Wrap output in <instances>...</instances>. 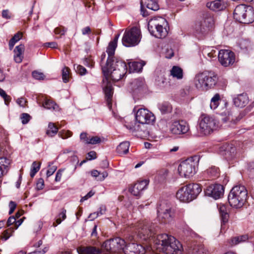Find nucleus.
<instances>
[{
	"label": "nucleus",
	"mask_w": 254,
	"mask_h": 254,
	"mask_svg": "<svg viewBox=\"0 0 254 254\" xmlns=\"http://www.w3.org/2000/svg\"><path fill=\"white\" fill-rule=\"evenodd\" d=\"M138 237L143 240H149L153 243V251L166 254H182L183 248L180 242L172 236L167 234L158 235L153 238L157 228L154 224L148 221H140L135 226Z\"/></svg>",
	"instance_id": "f257e3e1"
},
{
	"label": "nucleus",
	"mask_w": 254,
	"mask_h": 254,
	"mask_svg": "<svg viewBox=\"0 0 254 254\" xmlns=\"http://www.w3.org/2000/svg\"><path fill=\"white\" fill-rule=\"evenodd\" d=\"M104 250L111 254L120 253L122 254H144L147 251H153L152 246H148L146 248L141 245L135 243L127 244L125 241L116 237L106 241L102 244Z\"/></svg>",
	"instance_id": "f03ea898"
},
{
	"label": "nucleus",
	"mask_w": 254,
	"mask_h": 254,
	"mask_svg": "<svg viewBox=\"0 0 254 254\" xmlns=\"http://www.w3.org/2000/svg\"><path fill=\"white\" fill-rule=\"evenodd\" d=\"M115 60L110 59L107 60L106 65H102V72L105 76L106 79L108 80L109 76L115 81H118L122 79L126 74L127 71V66L125 62L122 60L116 59V65L120 66V68H113L112 66L114 64Z\"/></svg>",
	"instance_id": "7ed1b4c3"
},
{
	"label": "nucleus",
	"mask_w": 254,
	"mask_h": 254,
	"mask_svg": "<svg viewBox=\"0 0 254 254\" xmlns=\"http://www.w3.org/2000/svg\"><path fill=\"white\" fill-rule=\"evenodd\" d=\"M200 186L191 183L181 187L176 193V197L182 202H189L196 198L201 191Z\"/></svg>",
	"instance_id": "20e7f679"
},
{
	"label": "nucleus",
	"mask_w": 254,
	"mask_h": 254,
	"mask_svg": "<svg viewBox=\"0 0 254 254\" xmlns=\"http://www.w3.org/2000/svg\"><path fill=\"white\" fill-rule=\"evenodd\" d=\"M247 190L244 186H236L231 190L228 195L230 205L235 208L243 206L247 197Z\"/></svg>",
	"instance_id": "39448f33"
},
{
	"label": "nucleus",
	"mask_w": 254,
	"mask_h": 254,
	"mask_svg": "<svg viewBox=\"0 0 254 254\" xmlns=\"http://www.w3.org/2000/svg\"><path fill=\"white\" fill-rule=\"evenodd\" d=\"M217 81L216 74L211 72H204L195 75L194 84L196 87L201 90L206 91L213 87Z\"/></svg>",
	"instance_id": "423d86ee"
},
{
	"label": "nucleus",
	"mask_w": 254,
	"mask_h": 254,
	"mask_svg": "<svg viewBox=\"0 0 254 254\" xmlns=\"http://www.w3.org/2000/svg\"><path fill=\"white\" fill-rule=\"evenodd\" d=\"M167 25L166 20L160 17L150 20L148 23V28L151 35L158 38H163L168 34L166 28Z\"/></svg>",
	"instance_id": "0eeeda50"
},
{
	"label": "nucleus",
	"mask_w": 254,
	"mask_h": 254,
	"mask_svg": "<svg viewBox=\"0 0 254 254\" xmlns=\"http://www.w3.org/2000/svg\"><path fill=\"white\" fill-rule=\"evenodd\" d=\"M234 18L240 23H251L254 21V12L250 6L238 5L234 10Z\"/></svg>",
	"instance_id": "6e6552de"
},
{
	"label": "nucleus",
	"mask_w": 254,
	"mask_h": 254,
	"mask_svg": "<svg viewBox=\"0 0 254 254\" xmlns=\"http://www.w3.org/2000/svg\"><path fill=\"white\" fill-rule=\"evenodd\" d=\"M214 24L213 16L208 13L203 14L201 19L197 21L194 26L195 34L201 37L208 32Z\"/></svg>",
	"instance_id": "1a4fd4ad"
},
{
	"label": "nucleus",
	"mask_w": 254,
	"mask_h": 254,
	"mask_svg": "<svg viewBox=\"0 0 254 254\" xmlns=\"http://www.w3.org/2000/svg\"><path fill=\"white\" fill-rule=\"evenodd\" d=\"M196 159V157H190L180 163L178 169L181 176L190 178L195 174L198 164Z\"/></svg>",
	"instance_id": "9d476101"
},
{
	"label": "nucleus",
	"mask_w": 254,
	"mask_h": 254,
	"mask_svg": "<svg viewBox=\"0 0 254 254\" xmlns=\"http://www.w3.org/2000/svg\"><path fill=\"white\" fill-rule=\"evenodd\" d=\"M140 39V29L136 27H133L125 31L122 38V43L126 47H132L138 45Z\"/></svg>",
	"instance_id": "9b49d317"
},
{
	"label": "nucleus",
	"mask_w": 254,
	"mask_h": 254,
	"mask_svg": "<svg viewBox=\"0 0 254 254\" xmlns=\"http://www.w3.org/2000/svg\"><path fill=\"white\" fill-rule=\"evenodd\" d=\"M216 123L214 119L206 115H202L199 119L198 128L197 129L199 135H206L210 134L215 127Z\"/></svg>",
	"instance_id": "f8f14e48"
},
{
	"label": "nucleus",
	"mask_w": 254,
	"mask_h": 254,
	"mask_svg": "<svg viewBox=\"0 0 254 254\" xmlns=\"http://www.w3.org/2000/svg\"><path fill=\"white\" fill-rule=\"evenodd\" d=\"M136 121L141 125H150L153 124L155 120L153 114L148 110L140 108L137 110L135 114Z\"/></svg>",
	"instance_id": "ddd939ff"
},
{
	"label": "nucleus",
	"mask_w": 254,
	"mask_h": 254,
	"mask_svg": "<svg viewBox=\"0 0 254 254\" xmlns=\"http://www.w3.org/2000/svg\"><path fill=\"white\" fill-rule=\"evenodd\" d=\"M218 60L224 66L231 65L235 62V54L229 50H221L218 54Z\"/></svg>",
	"instance_id": "4468645a"
},
{
	"label": "nucleus",
	"mask_w": 254,
	"mask_h": 254,
	"mask_svg": "<svg viewBox=\"0 0 254 254\" xmlns=\"http://www.w3.org/2000/svg\"><path fill=\"white\" fill-rule=\"evenodd\" d=\"M189 129L188 124L183 120L174 121L170 127V131L174 134H185Z\"/></svg>",
	"instance_id": "2eb2a0df"
},
{
	"label": "nucleus",
	"mask_w": 254,
	"mask_h": 254,
	"mask_svg": "<svg viewBox=\"0 0 254 254\" xmlns=\"http://www.w3.org/2000/svg\"><path fill=\"white\" fill-rule=\"evenodd\" d=\"M158 217L162 223L169 222L172 219V212L169 206L162 204L157 209Z\"/></svg>",
	"instance_id": "dca6fc26"
},
{
	"label": "nucleus",
	"mask_w": 254,
	"mask_h": 254,
	"mask_svg": "<svg viewBox=\"0 0 254 254\" xmlns=\"http://www.w3.org/2000/svg\"><path fill=\"white\" fill-rule=\"evenodd\" d=\"M223 193V187L219 184L211 185L205 190V195L211 196L215 199L220 198Z\"/></svg>",
	"instance_id": "f3484780"
},
{
	"label": "nucleus",
	"mask_w": 254,
	"mask_h": 254,
	"mask_svg": "<svg viewBox=\"0 0 254 254\" xmlns=\"http://www.w3.org/2000/svg\"><path fill=\"white\" fill-rule=\"evenodd\" d=\"M76 250L78 254H101L102 252L111 253L104 250L102 246L101 249L92 246L81 245L78 247L76 248Z\"/></svg>",
	"instance_id": "a211bd4d"
},
{
	"label": "nucleus",
	"mask_w": 254,
	"mask_h": 254,
	"mask_svg": "<svg viewBox=\"0 0 254 254\" xmlns=\"http://www.w3.org/2000/svg\"><path fill=\"white\" fill-rule=\"evenodd\" d=\"M220 153L227 160H231L236 156V148L232 144H224L220 148Z\"/></svg>",
	"instance_id": "6ab92c4d"
},
{
	"label": "nucleus",
	"mask_w": 254,
	"mask_h": 254,
	"mask_svg": "<svg viewBox=\"0 0 254 254\" xmlns=\"http://www.w3.org/2000/svg\"><path fill=\"white\" fill-rule=\"evenodd\" d=\"M186 250L188 254H209L202 244L195 242L188 244Z\"/></svg>",
	"instance_id": "aec40b11"
},
{
	"label": "nucleus",
	"mask_w": 254,
	"mask_h": 254,
	"mask_svg": "<svg viewBox=\"0 0 254 254\" xmlns=\"http://www.w3.org/2000/svg\"><path fill=\"white\" fill-rule=\"evenodd\" d=\"M149 183V180L148 179L138 181L129 189V191L133 195L139 197L142 191L146 189Z\"/></svg>",
	"instance_id": "412c9836"
},
{
	"label": "nucleus",
	"mask_w": 254,
	"mask_h": 254,
	"mask_svg": "<svg viewBox=\"0 0 254 254\" xmlns=\"http://www.w3.org/2000/svg\"><path fill=\"white\" fill-rule=\"evenodd\" d=\"M227 3L224 0H216L207 2L206 6L213 11H220L224 9L227 6Z\"/></svg>",
	"instance_id": "4be33fe9"
},
{
	"label": "nucleus",
	"mask_w": 254,
	"mask_h": 254,
	"mask_svg": "<svg viewBox=\"0 0 254 254\" xmlns=\"http://www.w3.org/2000/svg\"><path fill=\"white\" fill-rule=\"evenodd\" d=\"M127 128L130 129L132 132H137L136 135L140 137H146L149 134V131L144 125L134 126L131 127L130 126H126Z\"/></svg>",
	"instance_id": "5701e85b"
},
{
	"label": "nucleus",
	"mask_w": 254,
	"mask_h": 254,
	"mask_svg": "<svg viewBox=\"0 0 254 254\" xmlns=\"http://www.w3.org/2000/svg\"><path fill=\"white\" fill-rule=\"evenodd\" d=\"M11 161L5 157L0 158V179L6 175L9 169Z\"/></svg>",
	"instance_id": "b1692460"
},
{
	"label": "nucleus",
	"mask_w": 254,
	"mask_h": 254,
	"mask_svg": "<svg viewBox=\"0 0 254 254\" xmlns=\"http://www.w3.org/2000/svg\"><path fill=\"white\" fill-rule=\"evenodd\" d=\"M233 102L236 106L242 108L248 104L249 98L246 94H241L233 99Z\"/></svg>",
	"instance_id": "393cba45"
},
{
	"label": "nucleus",
	"mask_w": 254,
	"mask_h": 254,
	"mask_svg": "<svg viewBox=\"0 0 254 254\" xmlns=\"http://www.w3.org/2000/svg\"><path fill=\"white\" fill-rule=\"evenodd\" d=\"M24 45L20 44L17 46L14 50V60L17 63H20L23 58V53L24 52Z\"/></svg>",
	"instance_id": "a878e982"
},
{
	"label": "nucleus",
	"mask_w": 254,
	"mask_h": 254,
	"mask_svg": "<svg viewBox=\"0 0 254 254\" xmlns=\"http://www.w3.org/2000/svg\"><path fill=\"white\" fill-rule=\"evenodd\" d=\"M145 63L141 62H133L128 63V71L130 73L140 71Z\"/></svg>",
	"instance_id": "bb28decb"
},
{
	"label": "nucleus",
	"mask_w": 254,
	"mask_h": 254,
	"mask_svg": "<svg viewBox=\"0 0 254 254\" xmlns=\"http://www.w3.org/2000/svg\"><path fill=\"white\" fill-rule=\"evenodd\" d=\"M219 212L221 218V231L223 229V226L228 222L229 214L227 211L226 206L224 205H220L219 208Z\"/></svg>",
	"instance_id": "cd10ccee"
},
{
	"label": "nucleus",
	"mask_w": 254,
	"mask_h": 254,
	"mask_svg": "<svg viewBox=\"0 0 254 254\" xmlns=\"http://www.w3.org/2000/svg\"><path fill=\"white\" fill-rule=\"evenodd\" d=\"M170 74L174 78L178 80H181L184 77L183 70L178 66H173L170 70Z\"/></svg>",
	"instance_id": "c85d7f7f"
},
{
	"label": "nucleus",
	"mask_w": 254,
	"mask_h": 254,
	"mask_svg": "<svg viewBox=\"0 0 254 254\" xmlns=\"http://www.w3.org/2000/svg\"><path fill=\"white\" fill-rule=\"evenodd\" d=\"M104 91L105 94L107 102L109 108H111V100L113 93V87L110 83H108L104 87Z\"/></svg>",
	"instance_id": "c756f323"
},
{
	"label": "nucleus",
	"mask_w": 254,
	"mask_h": 254,
	"mask_svg": "<svg viewBox=\"0 0 254 254\" xmlns=\"http://www.w3.org/2000/svg\"><path fill=\"white\" fill-rule=\"evenodd\" d=\"M91 175L92 177H95L97 181H103L107 177L108 174L106 171L100 172L96 170H94L91 172Z\"/></svg>",
	"instance_id": "7c9ffc66"
},
{
	"label": "nucleus",
	"mask_w": 254,
	"mask_h": 254,
	"mask_svg": "<svg viewBox=\"0 0 254 254\" xmlns=\"http://www.w3.org/2000/svg\"><path fill=\"white\" fill-rule=\"evenodd\" d=\"M129 147V143L125 141L121 143L117 148V151L120 154H124L128 152Z\"/></svg>",
	"instance_id": "2f4dec72"
},
{
	"label": "nucleus",
	"mask_w": 254,
	"mask_h": 254,
	"mask_svg": "<svg viewBox=\"0 0 254 254\" xmlns=\"http://www.w3.org/2000/svg\"><path fill=\"white\" fill-rule=\"evenodd\" d=\"M248 240V236L247 235H244L232 238L230 243L231 246H234L241 243L246 242Z\"/></svg>",
	"instance_id": "473e14b6"
},
{
	"label": "nucleus",
	"mask_w": 254,
	"mask_h": 254,
	"mask_svg": "<svg viewBox=\"0 0 254 254\" xmlns=\"http://www.w3.org/2000/svg\"><path fill=\"white\" fill-rule=\"evenodd\" d=\"M117 46V44H114L111 42L109 43L106 50V52L108 55V58L107 60L110 59L111 61L115 60V57H114V55Z\"/></svg>",
	"instance_id": "72a5a7b5"
},
{
	"label": "nucleus",
	"mask_w": 254,
	"mask_h": 254,
	"mask_svg": "<svg viewBox=\"0 0 254 254\" xmlns=\"http://www.w3.org/2000/svg\"><path fill=\"white\" fill-rule=\"evenodd\" d=\"M158 108L162 114H165L172 111V106L168 102H163L158 105Z\"/></svg>",
	"instance_id": "f704fd0d"
},
{
	"label": "nucleus",
	"mask_w": 254,
	"mask_h": 254,
	"mask_svg": "<svg viewBox=\"0 0 254 254\" xmlns=\"http://www.w3.org/2000/svg\"><path fill=\"white\" fill-rule=\"evenodd\" d=\"M145 4L148 8L152 10L156 11L159 9L158 0H146Z\"/></svg>",
	"instance_id": "c9c22d12"
},
{
	"label": "nucleus",
	"mask_w": 254,
	"mask_h": 254,
	"mask_svg": "<svg viewBox=\"0 0 254 254\" xmlns=\"http://www.w3.org/2000/svg\"><path fill=\"white\" fill-rule=\"evenodd\" d=\"M59 128L53 123H50L48 125V128L46 131V134L50 136H55L58 132Z\"/></svg>",
	"instance_id": "e433bc0d"
},
{
	"label": "nucleus",
	"mask_w": 254,
	"mask_h": 254,
	"mask_svg": "<svg viewBox=\"0 0 254 254\" xmlns=\"http://www.w3.org/2000/svg\"><path fill=\"white\" fill-rule=\"evenodd\" d=\"M220 100V96L218 93H216L211 98L210 107L212 110L216 109L219 105V101Z\"/></svg>",
	"instance_id": "4c0bfd02"
},
{
	"label": "nucleus",
	"mask_w": 254,
	"mask_h": 254,
	"mask_svg": "<svg viewBox=\"0 0 254 254\" xmlns=\"http://www.w3.org/2000/svg\"><path fill=\"white\" fill-rule=\"evenodd\" d=\"M206 172L210 178H216L219 176L220 171L218 168L212 166L208 168Z\"/></svg>",
	"instance_id": "58836bf2"
},
{
	"label": "nucleus",
	"mask_w": 254,
	"mask_h": 254,
	"mask_svg": "<svg viewBox=\"0 0 254 254\" xmlns=\"http://www.w3.org/2000/svg\"><path fill=\"white\" fill-rule=\"evenodd\" d=\"M22 37V33L20 32H18L16 34H15L13 37L10 40L9 42V49L12 50L15 44L20 40Z\"/></svg>",
	"instance_id": "ea45409f"
},
{
	"label": "nucleus",
	"mask_w": 254,
	"mask_h": 254,
	"mask_svg": "<svg viewBox=\"0 0 254 254\" xmlns=\"http://www.w3.org/2000/svg\"><path fill=\"white\" fill-rule=\"evenodd\" d=\"M168 174V171L163 169L158 171L155 176V180L158 182H162L165 180Z\"/></svg>",
	"instance_id": "a19ab883"
},
{
	"label": "nucleus",
	"mask_w": 254,
	"mask_h": 254,
	"mask_svg": "<svg viewBox=\"0 0 254 254\" xmlns=\"http://www.w3.org/2000/svg\"><path fill=\"white\" fill-rule=\"evenodd\" d=\"M221 116H222L221 119L224 123H226L228 121L232 122L234 120L232 113L228 110L222 113Z\"/></svg>",
	"instance_id": "79ce46f5"
},
{
	"label": "nucleus",
	"mask_w": 254,
	"mask_h": 254,
	"mask_svg": "<svg viewBox=\"0 0 254 254\" xmlns=\"http://www.w3.org/2000/svg\"><path fill=\"white\" fill-rule=\"evenodd\" d=\"M43 106L44 108L50 110H58L59 109L58 105L50 100H46Z\"/></svg>",
	"instance_id": "37998d69"
},
{
	"label": "nucleus",
	"mask_w": 254,
	"mask_h": 254,
	"mask_svg": "<svg viewBox=\"0 0 254 254\" xmlns=\"http://www.w3.org/2000/svg\"><path fill=\"white\" fill-rule=\"evenodd\" d=\"M40 168V163L34 161L33 162L31 171H30V176L33 178L35 174L38 172Z\"/></svg>",
	"instance_id": "c03bdc74"
},
{
	"label": "nucleus",
	"mask_w": 254,
	"mask_h": 254,
	"mask_svg": "<svg viewBox=\"0 0 254 254\" xmlns=\"http://www.w3.org/2000/svg\"><path fill=\"white\" fill-rule=\"evenodd\" d=\"M70 69L67 67H64L62 70V79L63 82L66 83L69 79Z\"/></svg>",
	"instance_id": "a18cd8bd"
},
{
	"label": "nucleus",
	"mask_w": 254,
	"mask_h": 254,
	"mask_svg": "<svg viewBox=\"0 0 254 254\" xmlns=\"http://www.w3.org/2000/svg\"><path fill=\"white\" fill-rule=\"evenodd\" d=\"M66 210L63 209L62 212L58 215V218L56 219L57 224L54 223V226H56L57 225L60 224L62 221L66 218Z\"/></svg>",
	"instance_id": "49530a36"
},
{
	"label": "nucleus",
	"mask_w": 254,
	"mask_h": 254,
	"mask_svg": "<svg viewBox=\"0 0 254 254\" xmlns=\"http://www.w3.org/2000/svg\"><path fill=\"white\" fill-rule=\"evenodd\" d=\"M104 138H101L98 136H90L88 144H99L104 141Z\"/></svg>",
	"instance_id": "de8ad7c7"
},
{
	"label": "nucleus",
	"mask_w": 254,
	"mask_h": 254,
	"mask_svg": "<svg viewBox=\"0 0 254 254\" xmlns=\"http://www.w3.org/2000/svg\"><path fill=\"white\" fill-rule=\"evenodd\" d=\"M13 231V227H10L9 229L5 230L1 235V238L4 241L7 240L11 236V234Z\"/></svg>",
	"instance_id": "09e8293b"
},
{
	"label": "nucleus",
	"mask_w": 254,
	"mask_h": 254,
	"mask_svg": "<svg viewBox=\"0 0 254 254\" xmlns=\"http://www.w3.org/2000/svg\"><path fill=\"white\" fill-rule=\"evenodd\" d=\"M74 67L76 72L81 75H84L86 73V68L82 65H74Z\"/></svg>",
	"instance_id": "8fccbe9b"
},
{
	"label": "nucleus",
	"mask_w": 254,
	"mask_h": 254,
	"mask_svg": "<svg viewBox=\"0 0 254 254\" xmlns=\"http://www.w3.org/2000/svg\"><path fill=\"white\" fill-rule=\"evenodd\" d=\"M31 118V116L27 113H22L20 116L21 122L24 125L27 124Z\"/></svg>",
	"instance_id": "3c124183"
},
{
	"label": "nucleus",
	"mask_w": 254,
	"mask_h": 254,
	"mask_svg": "<svg viewBox=\"0 0 254 254\" xmlns=\"http://www.w3.org/2000/svg\"><path fill=\"white\" fill-rule=\"evenodd\" d=\"M90 136L86 132H82L80 135V139L85 144H88Z\"/></svg>",
	"instance_id": "603ef678"
},
{
	"label": "nucleus",
	"mask_w": 254,
	"mask_h": 254,
	"mask_svg": "<svg viewBox=\"0 0 254 254\" xmlns=\"http://www.w3.org/2000/svg\"><path fill=\"white\" fill-rule=\"evenodd\" d=\"M32 76L37 80H43L45 78V75L42 72L38 71H34L32 72Z\"/></svg>",
	"instance_id": "864d4df0"
},
{
	"label": "nucleus",
	"mask_w": 254,
	"mask_h": 254,
	"mask_svg": "<svg viewBox=\"0 0 254 254\" xmlns=\"http://www.w3.org/2000/svg\"><path fill=\"white\" fill-rule=\"evenodd\" d=\"M72 133L69 130L63 131V132H60L59 135L63 139H65L70 137Z\"/></svg>",
	"instance_id": "5fc2aeb1"
},
{
	"label": "nucleus",
	"mask_w": 254,
	"mask_h": 254,
	"mask_svg": "<svg viewBox=\"0 0 254 254\" xmlns=\"http://www.w3.org/2000/svg\"><path fill=\"white\" fill-rule=\"evenodd\" d=\"M66 29L64 27H57L55 28L54 32L56 34L64 35Z\"/></svg>",
	"instance_id": "6e6d98bb"
},
{
	"label": "nucleus",
	"mask_w": 254,
	"mask_h": 254,
	"mask_svg": "<svg viewBox=\"0 0 254 254\" xmlns=\"http://www.w3.org/2000/svg\"><path fill=\"white\" fill-rule=\"evenodd\" d=\"M57 169V167L56 166H52L50 167V168L47 171V177L48 178L52 176L56 171Z\"/></svg>",
	"instance_id": "4d7b16f0"
},
{
	"label": "nucleus",
	"mask_w": 254,
	"mask_h": 254,
	"mask_svg": "<svg viewBox=\"0 0 254 254\" xmlns=\"http://www.w3.org/2000/svg\"><path fill=\"white\" fill-rule=\"evenodd\" d=\"M2 17L3 18L8 19H10L11 17V13L9 12L8 9L3 10L2 11Z\"/></svg>",
	"instance_id": "13d9d810"
},
{
	"label": "nucleus",
	"mask_w": 254,
	"mask_h": 254,
	"mask_svg": "<svg viewBox=\"0 0 254 254\" xmlns=\"http://www.w3.org/2000/svg\"><path fill=\"white\" fill-rule=\"evenodd\" d=\"M95 194V192L92 190H90L86 195L82 197L80 199V202H83L85 200H87L88 198L92 197Z\"/></svg>",
	"instance_id": "bf43d9fd"
},
{
	"label": "nucleus",
	"mask_w": 254,
	"mask_h": 254,
	"mask_svg": "<svg viewBox=\"0 0 254 254\" xmlns=\"http://www.w3.org/2000/svg\"><path fill=\"white\" fill-rule=\"evenodd\" d=\"M16 103L20 107H25L27 101L24 98L21 97L17 99Z\"/></svg>",
	"instance_id": "052dcab7"
},
{
	"label": "nucleus",
	"mask_w": 254,
	"mask_h": 254,
	"mask_svg": "<svg viewBox=\"0 0 254 254\" xmlns=\"http://www.w3.org/2000/svg\"><path fill=\"white\" fill-rule=\"evenodd\" d=\"M64 169H59L56 173V177H55V181L56 182H60L61 180L62 177V174Z\"/></svg>",
	"instance_id": "680f3d73"
},
{
	"label": "nucleus",
	"mask_w": 254,
	"mask_h": 254,
	"mask_svg": "<svg viewBox=\"0 0 254 254\" xmlns=\"http://www.w3.org/2000/svg\"><path fill=\"white\" fill-rule=\"evenodd\" d=\"M96 157V153L94 151H91L87 154V159L89 160L95 159Z\"/></svg>",
	"instance_id": "e2e57ef3"
},
{
	"label": "nucleus",
	"mask_w": 254,
	"mask_h": 254,
	"mask_svg": "<svg viewBox=\"0 0 254 254\" xmlns=\"http://www.w3.org/2000/svg\"><path fill=\"white\" fill-rule=\"evenodd\" d=\"M49 248L45 247L42 251H36L32 253H30L28 254H45L48 252Z\"/></svg>",
	"instance_id": "0e129e2a"
},
{
	"label": "nucleus",
	"mask_w": 254,
	"mask_h": 254,
	"mask_svg": "<svg viewBox=\"0 0 254 254\" xmlns=\"http://www.w3.org/2000/svg\"><path fill=\"white\" fill-rule=\"evenodd\" d=\"M16 204L14 202L11 201L9 202V207L10 208V210L9 211V214H11L13 212V211H14V210L16 208Z\"/></svg>",
	"instance_id": "69168bd1"
},
{
	"label": "nucleus",
	"mask_w": 254,
	"mask_h": 254,
	"mask_svg": "<svg viewBox=\"0 0 254 254\" xmlns=\"http://www.w3.org/2000/svg\"><path fill=\"white\" fill-rule=\"evenodd\" d=\"M44 186V180L42 178L39 179L37 183V189L38 190H42L43 189Z\"/></svg>",
	"instance_id": "338daca9"
},
{
	"label": "nucleus",
	"mask_w": 254,
	"mask_h": 254,
	"mask_svg": "<svg viewBox=\"0 0 254 254\" xmlns=\"http://www.w3.org/2000/svg\"><path fill=\"white\" fill-rule=\"evenodd\" d=\"M15 222H16V218L14 216L9 217V218H8V219L7 220V226H10L13 224L15 225Z\"/></svg>",
	"instance_id": "774afa93"
}]
</instances>
